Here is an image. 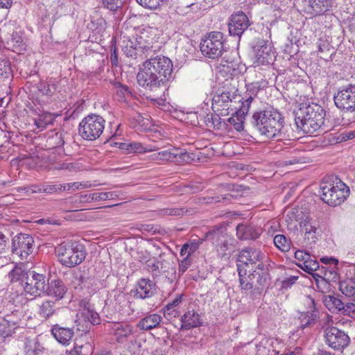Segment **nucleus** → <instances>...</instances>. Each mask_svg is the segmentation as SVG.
<instances>
[{
    "instance_id": "obj_1",
    "label": "nucleus",
    "mask_w": 355,
    "mask_h": 355,
    "mask_svg": "<svg viewBox=\"0 0 355 355\" xmlns=\"http://www.w3.org/2000/svg\"><path fill=\"white\" fill-rule=\"evenodd\" d=\"M138 42L139 47L144 50V58L146 59L137 75L139 85L153 92L160 87L166 90L167 84L173 78L172 61L168 57L155 55L156 51L153 46L142 45L141 41Z\"/></svg>"
},
{
    "instance_id": "obj_2",
    "label": "nucleus",
    "mask_w": 355,
    "mask_h": 355,
    "mask_svg": "<svg viewBox=\"0 0 355 355\" xmlns=\"http://www.w3.org/2000/svg\"><path fill=\"white\" fill-rule=\"evenodd\" d=\"M250 124L254 131L263 138L277 139L282 136L284 119L277 110H263L253 113Z\"/></svg>"
},
{
    "instance_id": "obj_3",
    "label": "nucleus",
    "mask_w": 355,
    "mask_h": 355,
    "mask_svg": "<svg viewBox=\"0 0 355 355\" xmlns=\"http://www.w3.org/2000/svg\"><path fill=\"white\" fill-rule=\"evenodd\" d=\"M295 122L297 129L305 134L312 135L318 131L327 132L329 126L325 123V110L316 103L302 105L294 111Z\"/></svg>"
},
{
    "instance_id": "obj_4",
    "label": "nucleus",
    "mask_w": 355,
    "mask_h": 355,
    "mask_svg": "<svg viewBox=\"0 0 355 355\" xmlns=\"http://www.w3.org/2000/svg\"><path fill=\"white\" fill-rule=\"evenodd\" d=\"M248 270H242L239 267V276L241 287L243 290L249 291L254 288L261 293L268 284V269L263 263H259L248 275Z\"/></svg>"
},
{
    "instance_id": "obj_5",
    "label": "nucleus",
    "mask_w": 355,
    "mask_h": 355,
    "mask_svg": "<svg viewBox=\"0 0 355 355\" xmlns=\"http://www.w3.org/2000/svg\"><path fill=\"white\" fill-rule=\"evenodd\" d=\"M55 252L60 262L67 267H74L80 264L85 259L84 246L76 243H62Z\"/></svg>"
},
{
    "instance_id": "obj_6",
    "label": "nucleus",
    "mask_w": 355,
    "mask_h": 355,
    "mask_svg": "<svg viewBox=\"0 0 355 355\" xmlns=\"http://www.w3.org/2000/svg\"><path fill=\"white\" fill-rule=\"evenodd\" d=\"M173 259V256L162 252L158 257L155 258L153 261L148 262L146 269L151 274L153 279L164 275L166 278L173 282L176 277L175 263Z\"/></svg>"
},
{
    "instance_id": "obj_7",
    "label": "nucleus",
    "mask_w": 355,
    "mask_h": 355,
    "mask_svg": "<svg viewBox=\"0 0 355 355\" xmlns=\"http://www.w3.org/2000/svg\"><path fill=\"white\" fill-rule=\"evenodd\" d=\"M321 200L331 206H336L343 202L349 191L345 184L339 182L335 186L329 182H323L320 184Z\"/></svg>"
},
{
    "instance_id": "obj_8",
    "label": "nucleus",
    "mask_w": 355,
    "mask_h": 355,
    "mask_svg": "<svg viewBox=\"0 0 355 355\" xmlns=\"http://www.w3.org/2000/svg\"><path fill=\"white\" fill-rule=\"evenodd\" d=\"M224 42V35L221 32L212 31L201 40L200 49L205 57L216 59L225 51Z\"/></svg>"
},
{
    "instance_id": "obj_9",
    "label": "nucleus",
    "mask_w": 355,
    "mask_h": 355,
    "mask_svg": "<svg viewBox=\"0 0 355 355\" xmlns=\"http://www.w3.org/2000/svg\"><path fill=\"white\" fill-rule=\"evenodd\" d=\"M104 127V119L99 115L92 114L81 121L78 133L83 139L94 141L101 135Z\"/></svg>"
},
{
    "instance_id": "obj_10",
    "label": "nucleus",
    "mask_w": 355,
    "mask_h": 355,
    "mask_svg": "<svg viewBox=\"0 0 355 355\" xmlns=\"http://www.w3.org/2000/svg\"><path fill=\"white\" fill-rule=\"evenodd\" d=\"M0 37L13 51H21L26 49L21 31L15 21H9L0 28Z\"/></svg>"
},
{
    "instance_id": "obj_11",
    "label": "nucleus",
    "mask_w": 355,
    "mask_h": 355,
    "mask_svg": "<svg viewBox=\"0 0 355 355\" xmlns=\"http://www.w3.org/2000/svg\"><path fill=\"white\" fill-rule=\"evenodd\" d=\"M335 105L343 112L355 110V85L348 84L338 88L334 96Z\"/></svg>"
},
{
    "instance_id": "obj_12",
    "label": "nucleus",
    "mask_w": 355,
    "mask_h": 355,
    "mask_svg": "<svg viewBox=\"0 0 355 355\" xmlns=\"http://www.w3.org/2000/svg\"><path fill=\"white\" fill-rule=\"evenodd\" d=\"M33 238L26 234H18L12 240L11 251L21 260H27L34 250Z\"/></svg>"
},
{
    "instance_id": "obj_13",
    "label": "nucleus",
    "mask_w": 355,
    "mask_h": 355,
    "mask_svg": "<svg viewBox=\"0 0 355 355\" xmlns=\"http://www.w3.org/2000/svg\"><path fill=\"white\" fill-rule=\"evenodd\" d=\"M327 344L334 350H343L350 343L351 339L347 333L336 327H327L324 330Z\"/></svg>"
},
{
    "instance_id": "obj_14",
    "label": "nucleus",
    "mask_w": 355,
    "mask_h": 355,
    "mask_svg": "<svg viewBox=\"0 0 355 355\" xmlns=\"http://www.w3.org/2000/svg\"><path fill=\"white\" fill-rule=\"evenodd\" d=\"M48 279L43 274L37 273L33 270H28L25 283L22 284L24 291L32 296L40 295L46 289Z\"/></svg>"
},
{
    "instance_id": "obj_15",
    "label": "nucleus",
    "mask_w": 355,
    "mask_h": 355,
    "mask_svg": "<svg viewBox=\"0 0 355 355\" xmlns=\"http://www.w3.org/2000/svg\"><path fill=\"white\" fill-rule=\"evenodd\" d=\"M207 240L211 241L218 248V250L225 252L231 245L232 239L227 233V227L223 224H218L213 227L205 234Z\"/></svg>"
},
{
    "instance_id": "obj_16",
    "label": "nucleus",
    "mask_w": 355,
    "mask_h": 355,
    "mask_svg": "<svg viewBox=\"0 0 355 355\" xmlns=\"http://www.w3.org/2000/svg\"><path fill=\"white\" fill-rule=\"evenodd\" d=\"M306 11L315 16V20L318 23H323L324 19L331 21L332 15L326 14L334 5L333 0H306Z\"/></svg>"
},
{
    "instance_id": "obj_17",
    "label": "nucleus",
    "mask_w": 355,
    "mask_h": 355,
    "mask_svg": "<svg viewBox=\"0 0 355 355\" xmlns=\"http://www.w3.org/2000/svg\"><path fill=\"white\" fill-rule=\"evenodd\" d=\"M265 255L257 249L253 248H245L243 249L238 255L237 259V271L239 272V266L242 270H248L250 265L254 266L257 263H263Z\"/></svg>"
},
{
    "instance_id": "obj_18",
    "label": "nucleus",
    "mask_w": 355,
    "mask_h": 355,
    "mask_svg": "<svg viewBox=\"0 0 355 355\" xmlns=\"http://www.w3.org/2000/svg\"><path fill=\"white\" fill-rule=\"evenodd\" d=\"M255 60L254 64L257 66L268 65L274 60V53L272 46L267 41L259 40L254 46Z\"/></svg>"
},
{
    "instance_id": "obj_19",
    "label": "nucleus",
    "mask_w": 355,
    "mask_h": 355,
    "mask_svg": "<svg viewBox=\"0 0 355 355\" xmlns=\"http://www.w3.org/2000/svg\"><path fill=\"white\" fill-rule=\"evenodd\" d=\"M236 102H238L237 99L232 98L224 92L217 91L212 98L211 108L214 112L227 116L230 114V110H234L232 103Z\"/></svg>"
},
{
    "instance_id": "obj_20",
    "label": "nucleus",
    "mask_w": 355,
    "mask_h": 355,
    "mask_svg": "<svg viewBox=\"0 0 355 355\" xmlns=\"http://www.w3.org/2000/svg\"><path fill=\"white\" fill-rule=\"evenodd\" d=\"M307 300V306L309 310L306 312H302L299 316L300 327L302 329L315 324L320 318V311L316 306L315 300L311 296H308Z\"/></svg>"
},
{
    "instance_id": "obj_21",
    "label": "nucleus",
    "mask_w": 355,
    "mask_h": 355,
    "mask_svg": "<svg viewBox=\"0 0 355 355\" xmlns=\"http://www.w3.org/2000/svg\"><path fill=\"white\" fill-rule=\"evenodd\" d=\"M249 26L250 21L246 15L241 11L236 12L232 15L229 23V33L230 35L240 37Z\"/></svg>"
},
{
    "instance_id": "obj_22",
    "label": "nucleus",
    "mask_w": 355,
    "mask_h": 355,
    "mask_svg": "<svg viewBox=\"0 0 355 355\" xmlns=\"http://www.w3.org/2000/svg\"><path fill=\"white\" fill-rule=\"evenodd\" d=\"M51 332L60 343L67 345L74 335L73 327H65L62 323L52 325Z\"/></svg>"
},
{
    "instance_id": "obj_23",
    "label": "nucleus",
    "mask_w": 355,
    "mask_h": 355,
    "mask_svg": "<svg viewBox=\"0 0 355 355\" xmlns=\"http://www.w3.org/2000/svg\"><path fill=\"white\" fill-rule=\"evenodd\" d=\"M155 291V284L151 280L142 278L138 282L137 288L131 292L136 299H146L154 295Z\"/></svg>"
},
{
    "instance_id": "obj_24",
    "label": "nucleus",
    "mask_w": 355,
    "mask_h": 355,
    "mask_svg": "<svg viewBox=\"0 0 355 355\" xmlns=\"http://www.w3.org/2000/svg\"><path fill=\"white\" fill-rule=\"evenodd\" d=\"M236 230V236L240 240H256L262 234L261 227L251 224L240 223Z\"/></svg>"
},
{
    "instance_id": "obj_25",
    "label": "nucleus",
    "mask_w": 355,
    "mask_h": 355,
    "mask_svg": "<svg viewBox=\"0 0 355 355\" xmlns=\"http://www.w3.org/2000/svg\"><path fill=\"white\" fill-rule=\"evenodd\" d=\"M67 291V288L64 282L61 279H57L46 282V289H44V293L59 300L63 298Z\"/></svg>"
},
{
    "instance_id": "obj_26",
    "label": "nucleus",
    "mask_w": 355,
    "mask_h": 355,
    "mask_svg": "<svg viewBox=\"0 0 355 355\" xmlns=\"http://www.w3.org/2000/svg\"><path fill=\"white\" fill-rule=\"evenodd\" d=\"M182 322L181 329H191L200 327L202 324L201 315L194 310L188 311L180 319Z\"/></svg>"
},
{
    "instance_id": "obj_27",
    "label": "nucleus",
    "mask_w": 355,
    "mask_h": 355,
    "mask_svg": "<svg viewBox=\"0 0 355 355\" xmlns=\"http://www.w3.org/2000/svg\"><path fill=\"white\" fill-rule=\"evenodd\" d=\"M18 327V322L13 319V316L7 315L0 321V336L3 339L11 337Z\"/></svg>"
},
{
    "instance_id": "obj_28",
    "label": "nucleus",
    "mask_w": 355,
    "mask_h": 355,
    "mask_svg": "<svg viewBox=\"0 0 355 355\" xmlns=\"http://www.w3.org/2000/svg\"><path fill=\"white\" fill-rule=\"evenodd\" d=\"M162 318L159 314H150L141 319L137 324V327L141 330H150L159 327Z\"/></svg>"
},
{
    "instance_id": "obj_29",
    "label": "nucleus",
    "mask_w": 355,
    "mask_h": 355,
    "mask_svg": "<svg viewBox=\"0 0 355 355\" xmlns=\"http://www.w3.org/2000/svg\"><path fill=\"white\" fill-rule=\"evenodd\" d=\"M113 334L118 343H123L132 334V327L127 323H117L112 327Z\"/></svg>"
},
{
    "instance_id": "obj_30",
    "label": "nucleus",
    "mask_w": 355,
    "mask_h": 355,
    "mask_svg": "<svg viewBox=\"0 0 355 355\" xmlns=\"http://www.w3.org/2000/svg\"><path fill=\"white\" fill-rule=\"evenodd\" d=\"M36 87L41 96L49 98L55 93L58 84L55 83V80L50 78L46 81H40L36 85Z\"/></svg>"
},
{
    "instance_id": "obj_31",
    "label": "nucleus",
    "mask_w": 355,
    "mask_h": 355,
    "mask_svg": "<svg viewBox=\"0 0 355 355\" xmlns=\"http://www.w3.org/2000/svg\"><path fill=\"white\" fill-rule=\"evenodd\" d=\"M217 91L224 92L232 98L237 99L238 102L241 101V95L239 94L238 82L233 78L226 79L223 85Z\"/></svg>"
},
{
    "instance_id": "obj_32",
    "label": "nucleus",
    "mask_w": 355,
    "mask_h": 355,
    "mask_svg": "<svg viewBox=\"0 0 355 355\" xmlns=\"http://www.w3.org/2000/svg\"><path fill=\"white\" fill-rule=\"evenodd\" d=\"M220 116L222 115L218 112L211 114H207L205 117V125L208 128H211L215 130H220L223 128H225L227 123L225 121H222Z\"/></svg>"
},
{
    "instance_id": "obj_33",
    "label": "nucleus",
    "mask_w": 355,
    "mask_h": 355,
    "mask_svg": "<svg viewBox=\"0 0 355 355\" xmlns=\"http://www.w3.org/2000/svg\"><path fill=\"white\" fill-rule=\"evenodd\" d=\"M64 144L63 135L62 132H51L48 134L46 141V147L48 149H53L62 146Z\"/></svg>"
},
{
    "instance_id": "obj_34",
    "label": "nucleus",
    "mask_w": 355,
    "mask_h": 355,
    "mask_svg": "<svg viewBox=\"0 0 355 355\" xmlns=\"http://www.w3.org/2000/svg\"><path fill=\"white\" fill-rule=\"evenodd\" d=\"M178 153V148H170L155 153L151 155V158L155 161H167L175 162L177 154Z\"/></svg>"
},
{
    "instance_id": "obj_35",
    "label": "nucleus",
    "mask_w": 355,
    "mask_h": 355,
    "mask_svg": "<svg viewBox=\"0 0 355 355\" xmlns=\"http://www.w3.org/2000/svg\"><path fill=\"white\" fill-rule=\"evenodd\" d=\"M55 302L46 300L40 306L39 314L41 317L48 319L56 313Z\"/></svg>"
},
{
    "instance_id": "obj_36",
    "label": "nucleus",
    "mask_w": 355,
    "mask_h": 355,
    "mask_svg": "<svg viewBox=\"0 0 355 355\" xmlns=\"http://www.w3.org/2000/svg\"><path fill=\"white\" fill-rule=\"evenodd\" d=\"M323 302L325 306L332 312H335L336 311H342L344 307V302L332 295L325 296Z\"/></svg>"
},
{
    "instance_id": "obj_37",
    "label": "nucleus",
    "mask_w": 355,
    "mask_h": 355,
    "mask_svg": "<svg viewBox=\"0 0 355 355\" xmlns=\"http://www.w3.org/2000/svg\"><path fill=\"white\" fill-rule=\"evenodd\" d=\"M136 40L137 42V46L135 47L133 46V42L130 40H129L125 45H123L122 51H123L124 54L126 55L127 57L132 58L135 56L137 54V51H138L139 49H141L143 52L144 51L143 49L139 47L138 42L139 41H141L142 45H145L143 42V37L141 35H139L136 38ZM142 55L144 56V53L142 54Z\"/></svg>"
},
{
    "instance_id": "obj_38",
    "label": "nucleus",
    "mask_w": 355,
    "mask_h": 355,
    "mask_svg": "<svg viewBox=\"0 0 355 355\" xmlns=\"http://www.w3.org/2000/svg\"><path fill=\"white\" fill-rule=\"evenodd\" d=\"M112 85L118 101L121 102L125 101V96H131L132 93L127 85H123L117 81L113 82Z\"/></svg>"
},
{
    "instance_id": "obj_39",
    "label": "nucleus",
    "mask_w": 355,
    "mask_h": 355,
    "mask_svg": "<svg viewBox=\"0 0 355 355\" xmlns=\"http://www.w3.org/2000/svg\"><path fill=\"white\" fill-rule=\"evenodd\" d=\"M28 270L23 269L21 266H15L10 272L9 278L12 282H21V284L25 283Z\"/></svg>"
},
{
    "instance_id": "obj_40",
    "label": "nucleus",
    "mask_w": 355,
    "mask_h": 355,
    "mask_svg": "<svg viewBox=\"0 0 355 355\" xmlns=\"http://www.w3.org/2000/svg\"><path fill=\"white\" fill-rule=\"evenodd\" d=\"M55 120L53 115L47 112H44L38 115V117L35 119V125L37 128L44 129L48 125L52 124Z\"/></svg>"
},
{
    "instance_id": "obj_41",
    "label": "nucleus",
    "mask_w": 355,
    "mask_h": 355,
    "mask_svg": "<svg viewBox=\"0 0 355 355\" xmlns=\"http://www.w3.org/2000/svg\"><path fill=\"white\" fill-rule=\"evenodd\" d=\"M339 290L347 297H352L355 294V281L349 279L339 283Z\"/></svg>"
},
{
    "instance_id": "obj_42",
    "label": "nucleus",
    "mask_w": 355,
    "mask_h": 355,
    "mask_svg": "<svg viewBox=\"0 0 355 355\" xmlns=\"http://www.w3.org/2000/svg\"><path fill=\"white\" fill-rule=\"evenodd\" d=\"M40 347L36 340L26 338L24 343L26 355H39L41 352Z\"/></svg>"
},
{
    "instance_id": "obj_43",
    "label": "nucleus",
    "mask_w": 355,
    "mask_h": 355,
    "mask_svg": "<svg viewBox=\"0 0 355 355\" xmlns=\"http://www.w3.org/2000/svg\"><path fill=\"white\" fill-rule=\"evenodd\" d=\"M93 347L89 343L78 345L75 343L72 349L70 350V355H90L92 353Z\"/></svg>"
},
{
    "instance_id": "obj_44",
    "label": "nucleus",
    "mask_w": 355,
    "mask_h": 355,
    "mask_svg": "<svg viewBox=\"0 0 355 355\" xmlns=\"http://www.w3.org/2000/svg\"><path fill=\"white\" fill-rule=\"evenodd\" d=\"M238 113L239 110H236L235 113L227 120V121L230 125H233L235 130L241 132L244 129L243 119L245 115L239 114Z\"/></svg>"
},
{
    "instance_id": "obj_45",
    "label": "nucleus",
    "mask_w": 355,
    "mask_h": 355,
    "mask_svg": "<svg viewBox=\"0 0 355 355\" xmlns=\"http://www.w3.org/2000/svg\"><path fill=\"white\" fill-rule=\"evenodd\" d=\"M63 184L58 182H44L43 193L46 194H55L59 193L63 191H65V187Z\"/></svg>"
},
{
    "instance_id": "obj_46",
    "label": "nucleus",
    "mask_w": 355,
    "mask_h": 355,
    "mask_svg": "<svg viewBox=\"0 0 355 355\" xmlns=\"http://www.w3.org/2000/svg\"><path fill=\"white\" fill-rule=\"evenodd\" d=\"M274 244L282 252H288L291 248V241L283 234H277L274 237Z\"/></svg>"
},
{
    "instance_id": "obj_47",
    "label": "nucleus",
    "mask_w": 355,
    "mask_h": 355,
    "mask_svg": "<svg viewBox=\"0 0 355 355\" xmlns=\"http://www.w3.org/2000/svg\"><path fill=\"white\" fill-rule=\"evenodd\" d=\"M301 269L309 274H312L313 272L319 269L320 265L318 261L313 259L311 257L306 259L305 262L297 264Z\"/></svg>"
},
{
    "instance_id": "obj_48",
    "label": "nucleus",
    "mask_w": 355,
    "mask_h": 355,
    "mask_svg": "<svg viewBox=\"0 0 355 355\" xmlns=\"http://www.w3.org/2000/svg\"><path fill=\"white\" fill-rule=\"evenodd\" d=\"M119 192L117 191H107L102 193H93L89 195V198L93 201L113 200L118 197Z\"/></svg>"
},
{
    "instance_id": "obj_49",
    "label": "nucleus",
    "mask_w": 355,
    "mask_h": 355,
    "mask_svg": "<svg viewBox=\"0 0 355 355\" xmlns=\"http://www.w3.org/2000/svg\"><path fill=\"white\" fill-rule=\"evenodd\" d=\"M177 154L175 159V163H191L196 160V155L193 153H187V151H183L182 150L178 149V153Z\"/></svg>"
},
{
    "instance_id": "obj_50",
    "label": "nucleus",
    "mask_w": 355,
    "mask_h": 355,
    "mask_svg": "<svg viewBox=\"0 0 355 355\" xmlns=\"http://www.w3.org/2000/svg\"><path fill=\"white\" fill-rule=\"evenodd\" d=\"M321 272L324 275L322 278L329 283L330 282H336L339 279V274L334 268L322 267Z\"/></svg>"
},
{
    "instance_id": "obj_51",
    "label": "nucleus",
    "mask_w": 355,
    "mask_h": 355,
    "mask_svg": "<svg viewBox=\"0 0 355 355\" xmlns=\"http://www.w3.org/2000/svg\"><path fill=\"white\" fill-rule=\"evenodd\" d=\"M132 257L141 263H146L148 266V263L150 262V253L147 250H143L137 249L134 251Z\"/></svg>"
},
{
    "instance_id": "obj_52",
    "label": "nucleus",
    "mask_w": 355,
    "mask_h": 355,
    "mask_svg": "<svg viewBox=\"0 0 355 355\" xmlns=\"http://www.w3.org/2000/svg\"><path fill=\"white\" fill-rule=\"evenodd\" d=\"M255 97L252 96H248L246 94L244 96L241 97V101L239 103H241V105L239 109V114L246 115L249 111L250 105L252 101Z\"/></svg>"
},
{
    "instance_id": "obj_53",
    "label": "nucleus",
    "mask_w": 355,
    "mask_h": 355,
    "mask_svg": "<svg viewBox=\"0 0 355 355\" xmlns=\"http://www.w3.org/2000/svg\"><path fill=\"white\" fill-rule=\"evenodd\" d=\"M126 0H102V3L105 8L112 12H116L119 8L125 3Z\"/></svg>"
},
{
    "instance_id": "obj_54",
    "label": "nucleus",
    "mask_w": 355,
    "mask_h": 355,
    "mask_svg": "<svg viewBox=\"0 0 355 355\" xmlns=\"http://www.w3.org/2000/svg\"><path fill=\"white\" fill-rule=\"evenodd\" d=\"M12 73L10 62L7 59L0 61V78H8Z\"/></svg>"
},
{
    "instance_id": "obj_55",
    "label": "nucleus",
    "mask_w": 355,
    "mask_h": 355,
    "mask_svg": "<svg viewBox=\"0 0 355 355\" xmlns=\"http://www.w3.org/2000/svg\"><path fill=\"white\" fill-rule=\"evenodd\" d=\"M318 279L315 278L316 290L322 293H328L331 291V284L329 282L322 279L321 276Z\"/></svg>"
},
{
    "instance_id": "obj_56",
    "label": "nucleus",
    "mask_w": 355,
    "mask_h": 355,
    "mask_svg": "<svg viewBox=\"0 0 355 355\" xmlns=\"http://www.w3.org/2000/svg\"><path fill=\"white\" fill-rule=\"evenodd\" d=\"M141 232H151L152 234H164L165 230L159 225H153L152 224H141L138 228Z\"/></svg>"
},
{
    "instance_id": "obj_57",
    "label": "nucleus",
    "mask_w": 355,
    "mask_h": 355,
    "mask_svg": "<svg viewBox=\"0 0 355 355\" xmlns=\"http://www.w3.org/2000/svg\"><path fill=\"white\" fill-rule=\"evenodd\" d=\"M187 211L184 208H164L159 210V214L162 216H182Z\"/></svg>"
},
{
    "instance_id": "obj_58",
    "label": "nucleus",
    "mask_w": 355,
    "mask_h": 355,
    "mask_svg": "<svg viewBox=\"0 0 355 355\" xmlns=\"http://www.w3.org/2000/svg\"><path fill=\"white\" fill-rule=\"evenodd\" d=\"M120 148L125 149L128 150L129 153H141L144 147L140 143L132 142L130 144L121 143L120 144Z\"/></svg>"
},
{
    "instance_id": "obj_59",
    "label": "nucleus",
    "mask_w": 355,
    "mask_h": 355,
    "mask_svg": "<svg viewBox=\"0 0 355 355\" xmlns=\"http://www.w3.org/2000/svg\"><path fill=\"white\" fill-rule=\"evenodd\" d=\"M136 1L142 7L155 10L159 6V0H136Z\"/></svg>"
},
{
    "instance_id": "obj_60",
    "label": "nucleus",
    "mask_w": 355,
    "mask_h": 355,
    "mask_svg": "<svg viewBox=\"0 0 355 355\" xmlns=\"http://www.w3.org/2000/svg\"><path fill=\"white\" fill-rule=\"evenodd\" d=\"M297 46H295V44L292 40L289 41L287 40V42L285 43L284 46V51L285 53L290 55L291 56L295 55L297 52Z\"/></svg>"
},
{
    "instance_id": "obj_61",
    "label": "nucleus",
    "mask_w": 355,
    "mask_h": 355,
    "mask_svg": "<svg viewBox=\"0 0 355 355\" xmlns=\"http://www.w3.org/2000/svg\"><path fill=\"white\" fill-rule=\"evenodd\" d=\"M344 315L353 317L355 314V305L352 302H344V307L342 310Z\"/></svg>"
},
{
    "instance_id": "obj_62",
    "label": "nucleus",
    "mask_w": 355,
    "mask_h": 355,
    "mask_svg": "<svg viewBox=\"0 0 355 355\" xmlns=\"http://www.w3.org/2000/svg\"><path fill=\"white\" fill-rule=\"evenodd\" d=\"M182 301V295H178L171 302L165 306V311H173V309L178 306Z\"/></svg>"
},
{
    "instance_id": "obj_63",
    "label": "nucleus",
    "mask_w": 355,
    "mask_h": 355,
    "mask_svg": "<svg viewBox=\"0 0 355 355\" xmlns=\"http://www.w3.org/2000/svg\"><path fill=\"white\" fill-rule=\"evenodd\" d=\"M85 317L93 325L98 324L100 323V318L98 314L96 312H93L92 311L88 310Z\"/></svg>"
},
{
    "instance_id": "obj_64",
    "label": "nucleus",
    "mask_w": 355,
    "mask_h": 355,
    "mask_svg": "<svg viewBox=\"0 0 355 355\" xmlns=\"http://www.w3.org/2000/svg\"><path fill=\"white\" fill-rule=\"evenodd\" d=\"M259 91L258 83H252L247 86V90L245 94L256 97Z\"/></svg>"
}]
</instances>
